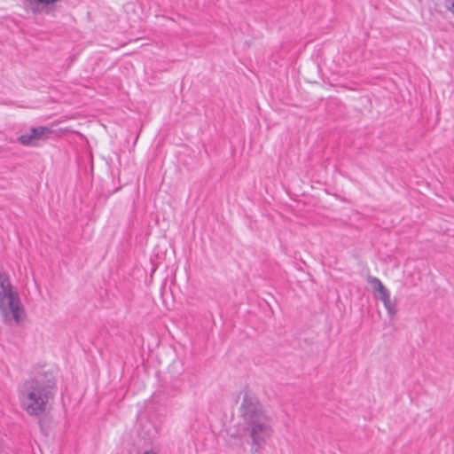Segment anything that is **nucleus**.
Returning a JSON list of instances; mask_svg holds the SVG:
<instances>
[{"label":"nucleus","mask_w":454,"mask_h":454,"mask_svg":"<svg viewBox=\"0 0 454 454\" xmlns=\"http://www.w3.org/2000/svg\"><path fill=\"white\" fill-rule=\"evenodd\" d=\"M35 1L38 3H41V4H53V3L57 2V0H35Z\"/></svg>","instance_id":"6e6552de"},{"label":"nucleus","mask_w":454,"mask_h":454,"mask_svg":"<svg viewBox=\"0 0 454 454\" xmlns=\"http://www.w3.org/2000/svg\"><path fill=\"white\" fill-rule=\"evenodd\" d=\"M239 412L243 430L251 439V450L258 452L273 434L272 419L263 411L258 398L250 392L244 394Z\"/></svg>","instance_id":"f257e3e1"},{"label":"nucleus","mask_w":454,"mask_h":454,"mask_svg":"<svg viewBox=\"0 0 454 454\" xmlns=\"http://www.w3.org/2000/svg\"><path fill=\"white\" fill-rule=\"evenodd\" d=\"M367 282L372 286L374 295L383 302L388 315L390 317L395 316L396 313L395 301L391 300L390 293L382 282L378 278L372 276L368 277Z\"/></svg>","instance_id":"20e7f679"},{"label":"nucleus","mask_w":454,"mask_h":454,"mask_svg":"<svg viewBox=\"0 0 454 454\" xmlns=\"http://www.w3.org/2000/svg\"><path fill=\"white\" fill-rule=\"evenodd\" d=\"M445 5L454 14V0H446Z\"/></svg>","instance_id":"423d86ee"},{"label":"nucleus","mask_w":454,"mask_h":454,"mask_svg":"<svg viewBox=\"0 0 454 454\" xmlns=\"http://www.w3.org/2000/svg\"><path fill=\"white\" fill-rule=\"evenodd\" d=\"M0 315L7 325H19L26 316L24 306L9 277L0 270Z\"/></svg>","instance_id":"7ed1b4c3"},{"label":"nucleus","mask_w":454,"mask_h":454,"mask_svg":"<svg viewBox=\"0 0 454 454\" xmlns=\"http://www.w3.org/2000/svg\"><path fill=\"white\" fill-rule=\"evenodd\" d=\"M56 380L52 373L43 372L27 380L19 388L20 405L27 414L40 416L54 397Z\"/></svg>","instance_id":"f03ea898"},{"label":"nucleus","mask_w":454,"mask_h":454,"mask_svg":"<svg viewBox=\"0 0 454 454\" xmlns=\"http://www.w3.org/2000/svg\"><path fill=\"white\" fill-rule=\"evenodd\" d=\"M137 454H158V453L154 450L150 449V450L137 451Z\"/></svg>","instance_id":"0eeeda50"},{"label":"nucleus","mask_w":454,"mask_h":454,"mask_svg":"<svg viewBox=\"0 0 454 454\" xmlns=\"http://www.w3.org/2000/svg\"><path fill=\"white\" fill-rule=\"evenodd\" d=\"M52 130L46 126L31 128L28 132L18 137L17 141L25 146H36L40 141L46 140Z\"/></svg>","instance_id":"39448f33"}]
</instances>
